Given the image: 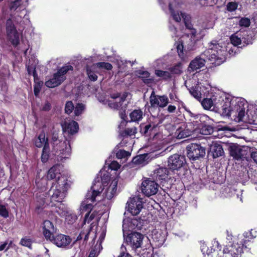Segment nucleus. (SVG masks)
Listing matches in <instances>:
<instances>
[{
    "label": "nucleus",
    "instance_id": "obj_57",
    "mask_svg": "<svg viewBox=\"0 0 257 257\" xmlns=\"http://www.w3.org/2000/svg\"><path fill=\"white\" fill-rule=\"evenodd\" d=\"M201 105L206 110H209V98H204L201 101Z\"/></svg>",
    "mask_w": 257,
    "mask_h": 257
},
{
    "label": "nucleus",
    "instance_id": "obj_61",
    "mask_svg": "<svg viewBox=\"0 0 257 257\" xmlns=\"http://www.w3.org/2000/svg\"><path fill=\"white\" fill-rule=\"evenodd\" d=\"M211 250H213L214 251L216 250H220V246L218 241H213V245L212 247H211Z\"/></svg>",
    "mask_w": 257,
    "mask_h": 257
},
{
    "label": "nucleus",
    "instance_id": "obj_5",
    "mask_svg": "<svg viewBox=\"0 0 257 257\" xmlns=\"http://www.w3.org/2000/svg\"><path fill=\"white\" fill-rule=\"evenodd\" d=\"M159 186L156 181L150 178H145L142 183V192L146 196L150 197L157 193Z\"/></svg>",
    "mask_w": 257,
    "mask_h": 257
},
{
    "label": "nucleus",
    "instance_id": "obj_6",
    "mask_svg": "<svg viewBox=\"0 0 257 257\" xmlns=\"http://www.w3.org/2000/svg\"><path fill=\"white\" fill-rule=\"evenodd\" d=\"M186 163L185 156L177 154L170 156L168 160V169L172 171H178Z\"/></svg>",
    "mask_w": 257,
    "mask_h": 257
},
{
    "label": "nucleus",
    "instance_id": "obj_40",
    "mask_svg": "<svg viewBox=\"0 0 257 257\" xmlns=\"http://www.w3.org/2000/svg\"><path fill=\"white\" fill-rule=\"evenodd\" d=\"M130 155L131 154L124 150H119L116 153V158L119 159L126 158Z\"/></svg>",
    "mask_w": 257,
    "mask_h": 257
},
{
    "label": "nucleus",
    "instance_id": "obj_29",
    "mask_svg": "<svg viewBox=\"0 0 257 257\" xmlns=\"http://www.w3.org/2000/svg\"><path fill=\"white\" fill-rule=\"evenodd\" d=\"M143 112L141 109L134 110L130 114L132 121H139L143 118Z\"/></svg>",
    "mask_w": 257,
    "mask_h": 257
},
{
    "label": "nucleus",
    "instance_id": "obj_22",
    "mask_svg": "<svg viewBox=\"0 0 257 257\" xmlns=\"http://www.w3.org/2000/svg\"><path fill=\"white\" fill-rule=\"evenodd\" d=\"M46 141L49 143V139L46 138L45 134L44 132H42L38 136V137L35 138L34 139L35 146L39 148H42L45 146Z\"/></svg>",
    "mask_w": 257,
    "mask_h": 257
},
{
    "label": "nucleus",
    "instance_id": "obj_62",
    "mask_svg": "<svg viewBox=\"0 0 257 257\" xmlns=\"http://www.w3.org/2000/svg\"><path fill=\"white\" fill-rule=\"evenodd\" d=\"M26 68H27V70L28 73L29 75H32V73L33 71V69H36L35 66H34L33 65H28L26 66Z\"/></svg>",
    "mask_w": 257,
    "mask_h": 257
},
{
    "label": "nucleus",
    "instance_id": "obj_15",
    "mask_svg": "<svg viewBox=\"0 0 257 257\" xmlns=\"http://www.w3.org/2000/svg\"><path fill=\"white\" fill-rule=\"evenodd\" d=\"M137 73L138 78L141 79L145 84L148 85L154 82V77H150V73L148 71L139 70Z\"/></svg>",
    "mask_w": 257,
    "mask_h": 257
},
{
    "label": "nucleus",
    "instance_id": "obj_33",
    "mask_svg": "<svg viewBox=\"0 0 257 257\" xmlns=\"http://www.w3.org/2000/svg\"><path fill=\"white\" fill-rule=\"evenodd\" d=\"M137 133V130L136 127L126 128L121 133V135L123 137H125L127 136H132L133 135H135Z\"/></svg>",
    "mask_w": 257,
    "mask_h": 257
},
{
    "label": "nucleus",
    "instance_id": "obj_17",
    "mask_svg": "<svg viewBox=\"0 0 257 257\" xmlns=\"http://www.w3.org/2000/svg\"><path fill=\"white\" fill-rule=\"evenodd\" d=\"M158 124L149 122L148 124L142 123L140 125V132L145 136L150 135L153 130L158 126Z\"/></svg>",
    "mask_w": 257,
    "mask_h": 257
},
{
    "label": "nucleus",
    "instance_id": "obj_23",
    "mask_svg": "<svg viewBox=\"0 0 257 257\" xmlns=\"http://www.w3.org/2000/svg\"><path fill=\"white\" fill-rule=\"evenodd\" d=\"M175 134L177 139H181L191 136L192 131L186 127H179L176 131Z\"/></svg>",
    "mask_w": 257,
    "mask_h": 257
},
{
    "label": "nucleus",
    "instance_id": "obj_1",
    "mask_svg": "<svg viewBox=\"0 0 257 257\" xmlns=\"http://www.w3.org/2000/svg\"><path fill=\"white\" fill-rule=\"evenodd\" d=\"M245 100L231 98L216 88L210 89V111L225 116H232L237 122L244 121Z\"/></svg>",
    "mask_w": 257,
    "mask_h": 257
},
{
    "label": "nucleus",
    "instance_id": "obj_59",
    "mask_svg": "<svg viewBox=\"0 0 257 257\" xmlns=\"http://www.w3.org/2000/svg\"><path fill=\"white\" fill-rule=\"evenodd\" d=\"M169 97L171 100H172L173 102H179L180 99L179 98V97L175 94L173 93H170L169 94Z\"/></svg>",
    "mask_w": 257,
    "mask_h": 257
},
{
    "label": "nucleus",
    "instance_id": "obj_36",
    "mask_svg": "<svg viewBox=\"0 0 257 257\" xmlns=\"http://www.w3.org/2000/svg\"><path fill=\"white\" fill-rule=\"evenodd\" d=\"M91 213V211H89L87 213L84 217V221L85 222H87L88 223H90V222L94 219V218L97 215L98 212L94 211L92 213Z\"/></svg>",
    "mask_w": 257,
    "mask_h": 257
},
{
    "label": "nucleus",
    "instance_id": "obj_31",
    "mask_svg": "<svg viewBox=\"0 0 257 257\" xmlns=\"http://www.w3.org/2000/svg\"><path fill=\"white\" fill-rule=\"evenodd\" d=\"M159 97V107L164 108L167 106L169 103V100L168 96L166 95H158Z\"/></svg>",
    "mask_w": 257,
    "mask_h": 257
},
{
    "label": "nucleus",
    "instance_id": "obj_63",
    "mask_svg": "<svg viewBox=\"0 0 257 257\" xmlns=\"http://www.w3.org/2000/svg\"><path fill=\"white\" fill-rule=\"evenodd\" d=\"M51 104L49 102H47L44 105L42 109L43 111H49L51 109Z\"/></svg>",
    "mask_w": 257,
    "mask_h": 257
},
{
    "label": "nucleus",
    "instance_id": "obj_44",
    "mask_svg": "<svg viewBox=\"0 0 257 257\" xmlns=\"http://www.w3.org/2000/svg\"><path fill=\"white\" fill-rule=\"evenodd\" d=\"M177 50L179 57L182 58L184 57V46L182 42H179L177 45Z\"/></svg>",
    "mask_w": 257,
    "mask_h": 257
},
{
    "label": "nucleus",
    "instance_id": "obj_20",
    "mask_svg": "<svg viewBox=\"0 0 257 257\" xmlns=\"http://www.w3.org/2000/svg\"><path fill=\"white\" fill-rule=\"evenodd\" d=\"M79 129L78 123L72 120L68 123L65 124V126H63V130L64 132H67L71 135H74L76 133Z\"/></svg>",
    "mask_w": 257,
    "mask_h": 257
},
{
    "label": "nucleus",
    "instance_id": "obj_60",
    "mask_svg": "<svg viewBox=\"0 0 257 257\" xmlns=\"http://www.w3.org/2000/svg\"><path fill=\"white\" fill-rule=\"evenodd\" d=\"M185 14L181 13V16L184 19V22L186 28L188 29H192V25L187 20L186 18H184Z\"/></svg>",
    "mask_w": 257,
    "mask_h": 257
},
{
    "label": "nucleus",
    "instance_id": "obj_16",
    "mask_svg": "<svg viewBox=\"0 0 257 257\" xmlns=\"http://www.w3.org/2000/svg\"><path fill=\"white\" fill-rule=\"evenodd\" d=\"M210 152L214 158L222 156L224 153L222 146L216 142H212L210 145Z\"/></svg>",
    "mask_w": 257,
    "mask_h": 257
},
{
    "label": "nucleus",
    "instance_id": "obj_18",
    "mask_svg": "<svg viewBox=\"0 0 257 257\" xmlns=\"http://www.w3.org/2000/svg\"><path fill=\"white\" fill-rule=\"evenodd\" d=\"M126 97V95H123L121 97H120L119 101L118 102L110 101L108 103L109 106L111 108L117 110H121L124 106H125L126 109L127 105L126 103L124 104V102L125 101Z\"/></svg>",
    "mask_w": 257,
    "mask_h": 257
},
{
    "label": "nucleus",
    "instance_id": "obj_9",
    "mask_svg": "<svg viewBox=\"0 0 257 257\" xmlns=\"http://www.w3.org/2000/svg\"><path fill=\"white\" fill-rule=\"evenodd\" d=\"M168 169L167 168L163 167L157 168L152 174L153 179L160 184L166 182L170 178Z\"/></svg>",
    "mask_w": 257,
    "mask_h": 257
},
{
    "label": "nucleus",
    "instance_id": "obj_11",
    "mask_svg": "<svg viewBox=\"0 0 257 257\" xmlns=\"http://www.w3.org/2000/svg\"><path fill=\"white\" fill-rule=\"evenodd\" d=\"M126 204L127 211L134 216L138 215L143 208L142 201L139 198H133Z\"/></svg>",
    "mask_w": 257,
    "mask_h": 257
},
{
    "label": "nucleus",
    "instance_id": "obj_14",
    "mask_svg": "<svg viewBox=\"0 0 257 257\" xmlns=\"http://www.w3.org/2000/svg\"><path fill=\"white\" fill-rule=\"evenodd\" d=\"M55 185L58 186V187L61 189V190L65 193L67 191L68 189L70 188V185L68 182V179L65 177L58 176L57 180L54 183Z\"/></svg>",
    "mask_w": 257,
    "mask_h": 257
},
{
    "label": "nucleus",
    "instance_id": "obj_26",
    "mask_svg": "<svg viewBox=\"0 0 257 257\" xmlns=\"http://www.w3.org/2000/svg\"><path fill=\"white\" fill-rule=\"evenodd\" d=\"M58 167L59 166L58 165H55L48 170L47 175V178L48 180H51L56 178H57V175H58V176H61V175L59 172Z\"/></svg>",
    "mask_w": 257,
    "mask_h": 257
},
{
    "label": "nucleus",
    "instance_id": "obj_24",
    "mask_svg": "<svg viewBox=\"0 0 257 257\" xmlns=\"http://www.w3.org/2000/svg\"><path fill=\"white\" fill-rule=\"evenodd\" d=\"M50 149L49 143L46 141V143L43 148L41 157V160L43 163H45L48 162L50 158Z\"/></svg>",
    "mask_w": 257,
    "mask_h": 257
},
{
    "label": "nucleus",
    "instance_id": "obj_52",
    "mask_svg": "<svg viewBox=\"0 0 257 257\" xmlns=\"http://www.w3.org/2000/svg\"><path fill=\"white\" fill-rule=\"evenodd\" d=\"M58 83L56 82L53 78L45 82V85L49 88H54L59 86Z\"/></svg>",
    "mask_w": 257,
    "mask_h": 257
},
{
    "label": "nucleus",
    "instance_id": "obj_3",
    "mask_svg": "<svg viewBox=\"0 0 257 257\" xmlns=\"http://www.w3.org/2000/svg\"><path fill=\"white\" fill-rule=\"evenodd\" d=\"M186 150L187 156L191 161L200 160L205 155V149L200 144L191 143L187 146Z\"/></svg>",
    "mask_w": 257,
    "mask_h": 257
},
{
    "label": "nucleus",
    "instance_id": "obj_53",
    "mask_svg": "<svg viewBox=\"0 0 257 257\" xmlns=\"http://www.w3.org/2000/svg\"><path fill=\"white\" fill-rule=\"evenodd\" d=\"M55 207L53 211L57 213L60 216H64L68 213V212L65 210L63 208H61L59 207L55 206Z\"/></svg>",
    "mask_w": 257,
    "mask_h": 257
},
{
    "label": "nucleus",
    "instance_id": "obj_12",
    "mask_svg": "<svg viewBox=\"0 0 257 257\" xmlns=\"http://www.w3.org/2000/svg\"><path fill=\"white\" fill-rule=\"evenodd\" d=\"M51 242L59 247H64L68 245L71 241V238L70 236L62 234L55 235L49 240Z\"/></svg>",
    "mask_w": 257,
    "mask_h": 257
},
{
    "label": "nucleus",
    "instance_id": "obj_48",
    "mask_svg": "<svg viewBox=\"0 0 257 257\" xmlns=\"http://www.w3.org/2000/svg\"><path fill=\"white\" fill-rule=\"evenodd\" d=\"M116 189H117V182H115L114 183L113 186H112V187L111 192L110 193H109L108 191L107 192V193L106 194V197L108 199H111L113 198L114 194L116 191Z\"/></svg>",
    "mask_w": 257,
    "mask_h": 257
},
{
    "label": "nucleus",
    "instance_id": "obj_2",
    "mask_svg": "<svg viewBox=\"0 0 257 257\" xmlns=\"http://www.w3.org/2000/svg\"><path fill=\"white\" fill-rule=\"evenodd\" d=\"M226 50L219 44H210V67L218 66L225 61Z\"/></svg>",
    "mask_w": 257,
    "mask_h": 257
},
{
    "label": "nucleus",
    "instance_id": "obj_54",
    "mask_svg": "<svg viewBox=\"0 0 257 257\" xmlns=\"http://www.w3.org/2000/svg\"><path fill=\"white\" fill-rule=\"evenodd\" d=\"M237 8V4L235 2H230L226 6V9L229 12H233Z\"/></svg>",
    "mask_w": 257,
    "mask_h": 257
},
{
    "label": "nucleus",
    "instance_id": "obj_49",
    "mask_svg": "<svg viewBox=\"0 0 257 257\" xmlns=\"http://www.w3.org/2000/svg\"><path fill=\"white\" fill-rule=\"evenodd\" d=\"M116 189H117V182H115L114 183L113 186H112V187L111 192L110 193H109L108 191L107 192V193L106 194V197L108 199H111L113 198L114 194L116 191Z\"/></svg>",
    "mask_w": 257,
    "mask_h": 257
},
{
    "label": "nucleus",
    "instance_id": "obj_46",
    "mask_svg": "<svg viewBox=\"0 0 257 257\" xmlns=\"http://www.w3.org/2000/svg\"><path fill=\"white\" fill-rule=\"evenodd\" d=\"M22 0H15L10 3V9L11 10L16 11L21 5Z\"/></svg>",
    "mask_w": 257,
    "mask_h": 257
},
{
    "label": "nucleus",
    "instance_id": "obj_38",
    "mask_svg": "<svg viewBox=\"0 0 257 257\" xmlns=\"http://www.w3.org/2000/svg\"><path fill=\"white\" fill-rule=\"evenodd\" d=\"M85 109V105L81 103H77L74 107L75 116L80 115Z\"/></svg>",
    "mask_w": 257,
    "mask_h": 257
},
{
    "label": "nucleus",
    "instance_id": "obj_21",
    "mask_svg": "<svg viewBox=\"0 0 257 257\" xmlns=\"http://www.w3.org/2000/svg\"><path fill=\"white\" fill-rule=\"evenodd\" d=\"M230 154L234 159L239 160L244 155V151L238 146H233L230 148Z\"/></svg>",
    "mask_w": 257,
    "mask_h": 257
},
{
    "label": "nucleus",
    "instance_id": "obj_4",
    "mask_svg": "<svg viewBox=\"0 0 257 257\" xmlns=\"http://www.w3.org/2000/svg\"><path fill=\"white\" fill-rule=\"evenodd\" d=\"M123 232L124 239L127 245H130L134 249L141 247L144 238L143 234L140 232L132 231L125 236V232L123 229Z\"/></svg>",
    "mask_w": 257,
    "mask_h": 257
},
{
    "label": "nucleus",
    "instance_id": "obj_42",
    "mask_svg": "<svg viewBox=\"0 0 257 257\" xmlns=\"http://www.w3.org/2000/svg\"><path fill=\"white\" fill-rule=\"evenodd\" d=\"M250 24V19L247 18H241L239 21V25L245 28L248 27Z\"/></svg>",
    "mask_w": 257,
    "mask_h": 257
},
{
    "label": "nucleus",
    "instance_id": "obj_34",
    "mask_svg": "<svg viewBox=\"0 0 257 257\" xmlns=\"http://www.w3.org/2000/svg\"><path fill=\"white\" fill-rule=\"evenodd\" d=\"M169 10L173 20L176 22H180L181 20V17L178 12L175 11L171 3L169 4Z\"/></svg>",
    "mask_w": 257,
    "mask_h": 257
},
{
    "label": "nucleus",
    "instance_id": "obj_50",
    "mask_svg": "<svg viewBox=\"0 0 257 257\" xmlns=\"http://www.w3.org/2000/svg\"><path fill=\"white\" fill-rule=\"evenodd\" d=\"M36 83V84L35 85L34 87V92L35 95L37 96L39 94V93H40V91L41 90V87L43 84V82L42 81H38V82L36 81V83Z\"/></svg>",
    "mask_w": 257,
    "mask_h": 257
},
{
    "label": "nucleus",
    "instance_id": "obj_25",
    "mask_svg": "<svg viewBox=\"0 0 257 257\" xmlns=\"http://www.w3.org/2000/svg\"><path fill=\"white\" fill-rule=\"evenodd\" d=\"M98 186H91V190H92L91 193L90 194L89 192L87 193L86 194V198L87 199L91 200L92 202H94L95 201V198L97 196H98L103 188H101V187L100 186V189H98L96 187Z\"/></svg>",
    "mask_w": 257,
    "mask_h": 257
},
{
    "label": "nucleus",
    "instance_id": "obj_35",
    "mask_svg": "<svg viewBox=\"0 0 257 257\" xmlns=\"http://www.w3.org/2000/svg\"><path fill=\"white\" fill-rule=\"evenodd\" d=\"M70 70L73 71V67L70 65H68L64 66L58 69L57 72H58L61 76H63V78H66L65 75Z\"/></svg>",
    "mask_w": 257,
    "mask_h": 257
},
{
    "label": "nucleus",
    "instance_id": "obj_41",
    "mask_svg": "<svg viewBox=\"0 0 257 257\" xmlns=\"http://www.w3.org/2000/svg\"><path fill=\"white\" fill-rule=\"evenodd\" d=\"M66 221L69 224H73L77 219V215L73 213H67L65 215Z\"/></svg>",
    "mask_w": 257,
    "mask_h": 257
},
{
    "label": "nucleus",
    "instance_id": "obj_39",
    "mask_svg": "<svg viewBox=\"0 0 257 257\" xmlns=\"http://www.w3.org/2000/svg\"><path fill=\"white\" fill-rule=\"evenodd\" d=\"M97 67L103 68L107 70H111L112 69V65L108 62H98L96 64Z\"/></svg>",
    "mask_w": 257,
    "mask_h": 257
},
{
    "label": "nucleus",
    "instance_id": "obj_28",
    "mask_svg": "<svg viewBox=\"0 0 257 257\" xmlns=\"http://www.w3.org/2000/svg\"><path fill=\"white\" fill-rule=\"evenodd\" d=\"M196 119H198L200 122V124L202 126L205 127V130L207 132L209 131V124L208 121H209V116L204 114H199L196 115Z\"/></svg>",
    "mask_w": 257,
    "mask_h": 257
},
{
    "label": "nucleus",
    "instance_id": "obj_8",
    "mask_svg": "<svg viewBox=\"0 0 257 257\" xmlns=\"http://www.w3.org/2000/svg\"><path fill=\"white\" fill-rule=\"evenodd\" d=\"M47 194L50 196L51 205L52 207L56 205L55 203V202L61 203L65 196V194L64 192H63L58 186L55 185L54 183H53Z\"/></svg>",
    "mask_w": 257,
    "mask_h": 257
},
{
    "label": "nucleus",
    "instance_id": "obj_32",
    "mask_svg": "<svg viewBox=\"0 0 257 257\" xmlns=\"http://www.w3.org/2000/svg\"><path fill=\"white\" fill-rule=\"evenodd\" d=\"M33 242L32 239L25 237L21 238L19 243L22 246L27 247L29 249H32Z\"/></svg>",
    "mask_w": 257,
    "mask_h": 257
},
{
    "label": "nucleus",
    "instance_id": "obj_58",
    "mask_svg": "<svg viewBox=\"0 0 257 257\" xmlns=\"http://www.w3.org/2000/svg\"><path fill=\"white\" fill-rule=\"evenodd\" d=\"M126 107L124 106L123 107L122 109L119 110V114L120 118L123 119V120H125V118L127 117V116L126 115Z\"/></svg>",
    "mask_w": 257,
    "mask_h": 257
},
{
    "label": "nucleus",
    "instance_id": "obj_19",
    "mask_svg": "<svg viewBox=\"0 0 257 257\" xmlns=\"http://www.w3.org/2000/svg\"><path fill=\"white\" fill-rule=\"evenodd\" d=\"M143 226V220L141 218L134 217L128 222V228L130 230L137 229L141 230Z\"/></svg>",
    "mask_w": 257,
    "mask_h": 257
},
{
    "label": "nucleus",
    "instance_id": "obj_51",
    "mask_svg": "<svg viewBox=\"0 0 257 257\" xmlns=\"http://www.w3.org/2000/svg\"><path fill=\"white\" fill-rule=\"evenodd\" d=\"M230 39L232 44L234 46H237L241 44L240 39L235 35H232Z\"/></svg>",
    "mask_w": 257,
    "mask_h": 257
},
{
    "label": "nucleus",
    "instance_id": "obj_64",
    "mask_svg": "<svg viewBox=\"0 0 257 257\" xmlns=\"http://www.w3.org/2000/svg\"><path fill=\"white\" fill-rule=\"evenodd\" d=\"M251 158L255 162L257 163V150L251 153Z\"/></svg>",
    "mask_w": 257,
    "mask_h": 257
},
{
    "label": "nucleus",
    "instance_id": "obj_43",
    "mask_svg": "<svg viewBox=\"0 0 257 257\" xmlns=\"http://www.w3.org/2000/svg\"><path fill=\"white\" fill-rule=\"evenodd\" d=\"M53 79L57 82L59 85H60L65 79L66 78H63L58 72L54 73L53 75Z\"/></svg>",
    "mask_w": 257,
    "mask_h": 257
},
{
    "label": "nucleus",
    "instance_id": "obj_13",
    "mask_svg": "<svg viewBox=\"0 0 257 257\" xmlns=\"http://www.w3.org/2000/svg\"><path fill=\"white\" fill-rule=\"evenodd\" d=\"M205 60L200 57H197L194 59L192 60L188 68V70L189 72H193L205 65Z\"/></svg>",
    "mask_w": 257,
    "mask_h": 257
},
{
    "label": "nucleus",
    "instance_id": "obj_47",
    "mask_svg": "<svg viewBox=\"0 0 257 257\" xmlns=\"http://www.w3.org/2000/svg\"><path fill=\"white\" fill-rule=\"evenodd\" d=\"M86 72L90 80L93 81L97 80L98 77L94 71L89 68H87Z\"/></svg>",
    "mask_w": 257,
    "mask_h": 257
},
{
    "label": "nucleus",
    "instance_id": "obj_7",
    "mask_svg": "<svg viewBox=\"0 0 257 257\" xmlns=\"http://www.w3.org/2000/svg\"><path fill=\"white\" fill-rule=\"evenodd\" d=\"M6 31L8 37L12 45L14 46H17L20 43L19 35L12 20L10 19L7 21Z\"/></svg>",
    "mask_w": 257,
    "mask_h": 257
},
{
    "label": "nucleus",
    "instance_id": "obj_56",
    "mask_svg": "<svg viewBox=\"0 0 257 257\" xmlns=\"http://www.w3.org/2000/svg\"><path fill=\"white\" fill-rule=\"evenodd\" d=\"M109 168L112 170H117L120 167V165L115 161H112L109 166Z\"/></svg>",
    "mask_w": 257,
    "mask_h": 257
},
{
    "label": "nucleus",
    "instance_id": "obj_10",
    "mask_svg": "<svg viewBox=\"0 0 257 257\" xmlns=\"http://www.w3.org/2000/svg\"><path fill=\"white\" fill-rule=\"evenodd\" d=\"M57 228L53 223L49 220H45L43 223V233L47 240H51L55 233H56Z\"/></svg>",
    "mask_w": 257,
    "mask_h": 257
},
{
    "label": "nucleus",
    "instance_id": "obj_27",
    "mask_svg": "<svg viewBox=\"0 0 257 257\" xmlns=\"http://www.w3.org/2000/svg\"><path fill=\"white\" fill-rule=\"evenodd\" d=\"M168 70L172 76V75H180L183 73V64L179 62L169 67Z\"/></svg>",
    "mask_w": 257,
    "mask_h": 257
},
{
    "label": "nucleus",
    "instance_id": "obj_55",
    "mask_svg": "<svg viewBox=\"0 0 257 257\" xmlns=\"http://www.w3.org/2000/svg\"><path fill=\"white\" fill-rule=\"evenodd\" d=\"M230 249L227 248H225L223 249V252L224 253H230L232 256L233 257H236L237 255V252H235L234 250V247L233 246H229Z\"/></svg>",
    "mask_w": 257,
    "mask_h": 257
},
{
    "label": "nucleus",
    "instance_id": "obj_30",
    "mask_svg": "<svg viewBox=\"0 0 257 257\" xmlns=\"http://www.w3.org/2000/svg\"><path fill=\"white\" fill-rule=\"evenodd\" d=\"M155 74L158 77H162L163 79L165 81L171 79L172 77V76L169 71H163L160 69H157L155 71Z\"/></svg>",
    "mask_w": 257,
    "mask_h": 257
},
{
    "label": "nucleus",
    "instance_id": "obj_45",
    "mask_svg": "<svg viewBox=\"0 0 257 257\" xmlns=\"http://www.w3.org/2000/svg\"><path fill=\"white\" fill-rule=\"evenodd\" d=\"M150 102L151 106L153 107H159V97L157 95H152L150 97Z\"/></svg>",
    "mask_w": 257,
    "mask_h": 257
},
{
    "label": "nucleus",
    "instance_id": "obj_37",
    "mask_svg": "<svg viewBox=\"0 0 257 257\" xmlns=\"http://www.w3.org/2000/svg\"><path fill=\"white\" fill-rule=\"evenodd\" d=\"M74 107L72 101H67L65 105V112L69 115L74 110Z\"/></svg>",
    "mask_w": 257,
    "mask_h": 257
}]
</instances>
